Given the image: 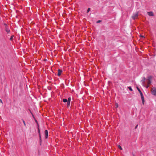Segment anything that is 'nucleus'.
<instances>
[{"label": "nucleus", "instance_id": "obj_23", "mask_svg": "<svg viewBox=\"0 0 156 156\" xmlns=\"http://www.w3.org/2000/svg\"><path fill=\"white\" fill-rule=\"evenodd\" d=\"M138 126V125H137L136 126H135V129H136L137 128V127Z\"/></svg>", "mask_w": 156, "mask_h": 156}, {"label": "nucleus", "instance_id": "obj_18", "mask_svg": "<svg viewBox=\"0 0 156 156\" xmlns=\"http://www.w3.org/2000/svg\"><path fill=\"white\" fill-rule=\"evenodd\" d=\"M38 133H39V134H40V130L39 129V126L38 127Z\"/></svg>", "mask_w": 156, "mask_h": 156}, {"label": "nucleus", "instance_id": "obj_16", "mask_svg": "<svg viewBox=\"0 0 156 156\" xmlns=\"http://www.w3.org/2000/svg\"><path fill=\"white\" fill-rule=\"evenodd\" d=\"M13 37H14L13 35L11 36L10 38V40L11 41H12L13 40Z\"/></svg>", "mask_w": 156, "mask_h": 156}, {"label": "nucleus", "instance_id": "obj_4", "mask_svg": "<svg viewBox=\"0 0 156 156\" xmlns=\"http://www.w3.org/2000/svg\"><path fill=\"white\" fill-rule=\"evenodd\" d=\"M5 25L6 26L5 30L6 31L7 33H9V32H10V30L9 28L8 27L7 24H5Z\"/></svg>", "mask_w": 156, "mask_h": 156}, {"label": "nucleus", "instance_id": "obj_9", "mask_svg": "<svg viewBox=\"0 0 156 156\" xmlns=\"http://www.w3.org/2000/svg\"><path fill=\"white\" fill-rule=\"evenodd\" d=\"M146 80V79L145 77L143 78L142 81V85L143 86H144V85H145V81Z\"/></svg>", "mask_w": 156, "mask_h": 156}, {"label": "nucleus", "instance_id": "obj_20", "mask_svg": "<svg viewBox=\"0 0 156 156\" xmlns=\"http://www.w3.org/2000/svg\"><path fill=\"white\" fill-rule=\"evenodd\" d=\"M90 8H89L88 9L87 11V13H88L90 11Z\"/></svg>", "mask_w": 156, "mask_h": 156}, {"label": "nucleus", "instance_id": "obj_14", "mask_svg": "<svg viewBox=\"0 0 156 156\" xmlns=\"http://www.w3.org/2000/svg\"><path fill=\"white\" fill-rule=\"evenodd\" d=\"M128 88L130 90V91L133 90V89H132V88L131 87H128Z\"/></svg>", "mask_w": 156, "mask_h": 156}, {"label": "nucleus", "instance_id": "obj_15", "mask_svg": "<svg viewBox=\"0 0 156 156\" xmlns=\"http://www.w3.org/2000/svg\"><path fill=\"white\" fill-rule=\"evenodd\" d=\"M147 84L149 85L151 83V81L147 80Z\"/></svg>", "mask_w": 156, "mask_h": 156}, {"label": "nucleus", "instance_id": "obj_10", "mask_svg": "<svg viewBox=\"0 0 156 156\" xmlns=\"http://www.w3.org/2000/svg\"><path fill=\"white\" fill-rule=\"evenodd\" d=\"M152 78V77L151 76H148L147 77V80L151 81Z\"/></svg>", "mask_w": 156, "mask_h": 156}, {"label": "nucleus", "instance_id": "obj_3", "mask_svg": "<svg viewBox=\"0 0 156 156\" xmlns=\"http://www.w3.org/2000/svg\"><path fill=\"white\" fill-rule=\"evenodd\" d=\"M140 95L141 100L142 101V103L143 105H144V97L143 95V93L141 94H140Z\"/></svg>", "mask_w": 156, "mask_h": 156}, {"label": "nucleus", "instance_id": "obj_21", "mask_svg": "<svg viewBox=\"0 0 156 156\" xmlns=\"http://www.w3.org/2000/svg\"><path fill=\"white\" fill-rule=\"evenodd\" d=\"M118 147L121 150H122V147H121L120 146V145H119V146H118Z\"/></svg>", "mask_w": 156, "mask_h": 156}, {"label": "nucleus", "instance_id": "obj_25", "mask_svg": "<svg viewBox=\"0 0 156 156\" xmlns=\"http://www.w3.org/2000/svg\"><path fill=\"white\" fill-rule=\"evenodd\" d=\"M118 107V104H117L116 105V107Z\"/></svg>", "mask_w": 156, "mask_h": 156}, {"label": "nucleus", "instance_id": "obj_7", "mask_svg": "<svg viewBox=\"0 0 156 156\" xmlns=\"http://www.w3.org/2000/svg\"><path fill=\"white\" fill-rule=\"evenodd\" d=\"M62 70L60 69H58V73L57 74L58 76H59L61 75V73H62Z\"/></svg>", "mask_w": 156, "mask_h": 156}, {"label": "nucleus", "instance_id": "obj_11", "mask_svg": "<svg viewBox=\"0 0 156 156\" xmlns=\"http://www.w3.org/2000/svg\"><path fill=\"white\" fill-rule=\"evenodd\" d=\"M144 86H143L146 87L147 88L149 86V85L147 84V85H146L145 84V85L144 84Z\"/></svg>", "mask_w": 156, "mask_h": 156}, {"label": "nucleus", "instance_id": "obj_24", "mask_svg": "<svg viewBox=\"0 0 156 156\" xmlns=\"http://www.w3.org/2000/svg\"><path fill=\"white\" fill-rule=\"evenodd\" d=\"M100 22H101V20H98V21H97V23H98Z\"/></svg>", "mask_w": 156, "mask_h": 156}, {"label": "nucleus", "instance_id": "obj_17", "mask_svg": "<svg viewBox=\"0 0 156 156\" xmlns=\"http://www.w3.org/2000/svg\"><path fill=\"white\" fill-rule=\"evenodd\" d=\"M22 120L23 121V122L24 124V125L25 126H26V123H25V121L23 119H22Z\"/></svg>", "mask_w": 156, "mask_h": 156}, {"label": "nucleus", "instance_id": "obj_8", "mask_svg": "<svg viewBox=\"0 0 156 156\" xmlns=\"http://www.w3.org/2000/svg\"><path fill=\"white\" fill-rule=\"evenodd\" d=\"M147 13L149 16H154L152 12H148Z\"/></svg>", "mask_w": 156, "mask_h": 156}, {"label": "nucleus", "instance_id": "obj_6", "mask_svg": "<svg viewBox=\"0 0 156 156\" xmlns=\"http://www.w3.org/2000/svg\"><path fill=\"white\" fill-rule=\"evenodd\" d=\"M44 133L45 135V137L46 139H47L48 136V132L47 130H46L44 132Z\"/></svg>", "mask_w": 156, "mask_h": 156}, {"label": "nucleus", "instance_id": "obj_5", "mask_svg": "<svg viewBox=\"0 0 156 156\" xmlns=\"http://www.w3.org/2000/svg\"><path fill=\"white\" fill-rule=\"evenodd\" d=\"M138 14L137 13H136L135 14H134L132 16L133 19L134 20L136 19L138 16Z\"/></svg>", "mask_w": 156, "mask_h": 156}, {"label": "nucleus", "instance_id": "obj_13", "mask_svg": "<svg viewBox=\"0 0 156 156\" xmlns=\"http://www.w3.org/2000/svg\"><path fill=\"white\" fill-rule=\"evenodd\" d=\"M137 89L138 91L139 92L140 94H142V92L137 87Z\"/></svg>", "mask_w": 156, "mask_h": 156}, {"label": "nucleus", "instance_id": "obj_12", "mask_svg": "<svg viewBox=\"0 0 156 156\" xmlns=\"http://www.w3.org/2000/svg\"><path fill=\"white\" fill-rule=\"evenodd\" d=\"M63 102H67V100L66 99H63Z\"/></svg>", "mask_w": 156, "mask_h": 156}, {"label": "nucleus", "instance_id": "obj_19", "mask_svg": "<svg viewBox=\"0 0 156 156\" xmlns=\"http://www.w3.org/2000/svg\"><path fill=\"white\" fill-rule=\"evenodd\" d=\"M39 139L40 140V141H41V134H39Z\"/></svg>", "mask_w": 156, "mask_h": 156}, {"label": "nucleus", "instance_id": "obj_22", "mask_svg": "<svg viewBox=\"0 0 156 156\" xmlns=\"http://www.w3.org/2000/svg\"><path fill=\"white\" fill-rule=\"evenodd\" d=\"M0 102L2 103V104H3L2 101V100L1 99H0Z\"/></svg>", "mask_w": 156, "mask_h": 156}, {"label": "nucleus", "instance_id": "obj_1", "mask_svg": "<svg viewBox=\"0 0 156 156\" xmlns=\"http://www.w3.org/2000/svg\"><path fill=\"white\" fill-rule=\"evenodd\" d=\"M71 101V97H69L67 100V107L68 108H69L70 106Z\"/></svg>", "mask_w": 156, "mask_h": 156}, {"label": "nucleus", "instance_id": "obj_2", "mask_svg": "<svg viewBox=\"0 0 156 156\" xmlns=\"http://www.w3.org/2000/svg\"><path fill=\"white\" fill-rule=\"evenodd\" d=\"M151 92L153 95L156 96V88L154 87L153 89H152Z\"/></svg>", "mask_w": 156, "mask_h": 156}]
</instances>
